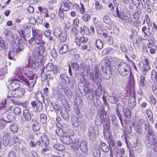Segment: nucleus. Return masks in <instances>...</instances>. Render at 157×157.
<instances>
[{
	"label": "nucleus",
	"instance_id": "nucleus-39",
	"mask_svg": "<svg viewBox=\"0 0 157 157\" xmlns=\"http://www.w3.org/2000/svg\"><path fill=\"white\" fill-rule=\"evenodd\" d=\"M95 79H101V76L100 73L99 71L98 68H96L95 73Z\"/></svg>",
	"mask_w": 157,
	"mask_h": 157
},
{
	"label": "nucleus",
	"instance_id": "nucleus-54",
	"mask_svg": "<svg viewBox=\"0 0 157 157\" xmlns=\"http://www.w3.org/2000/svg\"><path fill=\"white\" fill-rule=\"evenodd\" d=\"M133 25L135 27L138 28L140 25V22L139 20H136L133 22Z\"/></svg>",
	"mask_w": 157,
	"mask_h": 157
},
{
	"label": "nucleus",
	"instance_id": "nucleus-28",
	"mask_svg": "<svg viewBox=\"0 0 157 157\" xmlns=\"http://www.w3.org/2000/svg\"><path fill=\"white\" fill-rule=\"evenodd\" d=\"M53 147L57 150L61 151H63L65 149V148L63 145L60 144H54L53 145Z\"/></svg>",
	"mask_w": 157,
	"mask_h": 157
},
{
	"label": "nucleus",
	"instance_id": "nucleus-37",
	"mask_svg": "<svg viewBox=\"0 0 157 157\" xmlns=\"http://www.w3.org/2000/svg\"><path fill=\"white\" fill-rule=\"evenodd\" d=\"M56 125L57 127L60 128L64 130H65L68 127L67 124L63 123L61 124L60 123H57L56 124Z\"/></svg>",
	"mask_w": 157,
	"mask_h": 157
},
{
	"label": "nucleus",
	"instance_id": "nucleus-27",
	"mask_svg": "<svg viewBox=\"0 0 157 157\" xmlns=\"http://www.w3.org/2000/svg\"><path fill=\"white\" fill-rule=\"evenodd\" d=\"M64 130L61 128L58 127V128L56 130V133L58 136L61 137V138L64 135H67L66 132H65Z\"/></svg>",
	"mask_w": 157,
	"mask_h": 157
},
{
	"label": "nucleus",
	"instance_id": "nucleus-23",
	"mask_svg": "<svg viewBox=\"0 0 157 157\" xmlns=\"http://www.w3.org/2000/svg\"><path fill=\"white\" fill-rule=\"evenodd\" d=\"M63 33L62 32L61 29L59 27L54 28L53 30V35L56 37H58L60 35Z\"/></svg>",
	"mask_w": 157,
	"mask_h": 157
},
{
	"label": "nucleus",
	"instance_id": "nucleus-62",
	"mask_svg": "<svg viewBox=\"0 0 157 157\" xmlns=\"http://www.w3.org/2000/svg\"><path fill=\"white\" fill-rule=\"evenodd\" d=\"M8 156V157H16V155L14 151H12L9 153Z\"/></svg>",
	"mask_w": 157,
	"mask_h": 157
},
{
	"label": "nucleus",
	"instance_id": "nucleus-31",
	"mask_svg": "<svg viewBox=\"0 0 157 157\" xmlns=\"http://www.w3.org/2000/svg\"><path fill=\"white\" fill-rule=\"evenodd\" d=\"M145 77L144 76H141L140 77L139 84L141 86H145L146 82L145 81Z\"/></svg>",
	"mask_w": 157,
	"mask_h": 157
},
{
	"label": "nucleus",
	"instance_id": "nucleus-11",
	"mask_svg": "<svg viewBox=\"0 0 157 157\" xmlns=\"http://www.w3.org/2000/svg\"><path fill=\"white\" fill-rule=\"evenodd\" d=\"M20 82H21L18 79H13L9 86L10 90H14L18 89L20 87Z\"/></svg>",
	"mask_w": 157,
	"mask_h": 157
},
{
	"label": "nucleus",
	"instance_id": "nucleus-53",
	"mask_svg": "<svg viewBox=\"0 0 157 157\" xmlns=\"http://www.w3.org/2000/svg\"><path fill=\"white\" fill-rule=\"evenodd\" d=\"M34 38L36 41H37V43H39V42L41 40L42 37L40 34L36 35L34 36Z\"/></svg>",
	"mask_w": 157,
	"mask_h": 157
},
{
	"label": "nucleus",
	"instance_id": "nucleus-55",
	"mask_svg": "<svg viewBox=\"0 0 157 157\" xmlns=\"http://www.w3.org/2000/svg\"><path fill=\"white\" fill-rule=\"evenodd\" d=\"M141 13H135L133 15V18L135 20H139L140 18Z\"/></svg>",
	"mask_w": 157,
	"mask_h": 157
},
{
	"label": "nucleus",
	"instance_id": "nucleus-21",
	"mask_svg": "<svg viewBox=\"0 0 157 157\" xmlns=\"http://www.w3.org/2000/svg\"><path fill=\"white\" fill-rule=\"evenodd\" d=\"M22 50H12L8 54V57L10 59H12L14 56L17 54Z\"/></svg>",
	"mask_w": 157,
	"mask_h": 157
},
{
	"label": "nucleus",
	"instance_id": "nucleus-24",
	"mask_svg": "<svg viewBox=\"0 0 157 157\" xmlns=\"http://www.w3.org/2000/svg\"><path fill=\"white\" fill-rule=\"evenodd\" d=\"M147 139L149 141V143L151 144L154 145L157 143V139L156 138V135L152 137L148 136Z\"/></svg>",
	"mask_w": 157,
	"mask_h": 157
},
{
	"label": "nucleus",
	"instance_id": "nucleus-51",
	"mask_svg": "<svg viewBox=\"0 0 157 157\" xmlns=\"http://www.w3.org/2000/svg\"><path fill=\"white\" fill-rule=\"evenodd\" d=\"M146 113L149 119H151L153 117V113L151 110L147 109L146 111Z\"/></svg>",
	"mask_w": 157,
	"mask_h": 157
},
{
	"label": "nucleus",
	"instance_id": "nucleus-1",
	"mask_svg": "<svg viewBox=\"0 0 157 157\" xmlns=\"http://www.w3.org/2000/svg\"><path fill=\"white\" fill-rule=\"evenodd\" d=\"M71 83L70 78L65 74H61L58 81L56 90H53L52 95L56 99L60 100L67 111L70 109V105L64 94L69 98L72 97V93L67 84Z\"/></svg>",
	"mask_w": 157,
	"mask_h": 157
},
{
	"label": "nucleus",
	"instance_id": "nucleus-32",
	"mask_svg": "<svg viewBox=\"0 0 157 157\" xmlns=\"http://www.w3.org/2000/svg\"><path fill=\"white\" fill-rule=\"evenodd\" d=\"M95 44L97 48L99 49H101L103 48V43L100 39L96 40Z\"/></svg>",
	"mask_w": 157,
	"mask_h": 157
},
{
	"label": "nucleus",
	"instance_id": "nucleus-46",
	"mask_svg": "<svg viewBox=\"0 0 157 157\" xmlns=\"http://www.w3.org/2000/svg\"><path fill=\"white\" fill-rule=\"evenodd\" d=\"M63 10L59 8L58 11V15L62 20H63L65 17L64 13Z\"/></svg>",
	"mask_w": 157,
	"mask_h": 157
},
{
	"label": "nucleus",
	"instance_id": "nucleus-18",
	"mask_svg": "<svg viewBox=\"0 0 157 157\" xmlns=\"http://www.w3.org/2000/svg\"><path fill=\"white\" fill-rule=\"evenodd\" d=\"M92 153L94 157H100L101 151L98 146H95L92 149Z\"/></svg>",
	"mask_w": 157,
	"mask_h": 157
},
{
	"label": "nucleus",
	"instance_id": "nucleus-22",
	"mask_svg": "<svg viewBox=\"0 0 157 157\" xmlns=\"http://www.w3.org/2000/svg\"><path fill=\"white\" fill-rule=\"evenodd\" d=\"M18 127L16 123H13L10 126V129L11 131L13 133H16L17 132L18 130Z\"/></svg>",
	"mask_w": 157,
	"mask_h": 157
},
{
	"label": "nucleus",
	"instance_id": "nucleus-60",
	"mask_svg": "<svg viewBox=\"0 0 157 157\" xmlns=\"http://www.w3.org/2000/svg\"><path fill=\"white\" fill-rule=\"evenodd\" d=\"M132 4L136 6H139L140 4V2L139 0H131Z\"/></svg>",
	"mask_w": 157,
	"mask_h": 157
},
{
	"label": "nucleus",
	"instance_id": "nucleus-3",
	"mask_svg": "<svg viewBox=\"0 0 157 157\" xmlns=\"http://www.w3.org/2000/svg\"><path fill=\"white\" fill-rule=\"evenodd\" d=\"M112 62L113 59L111 57L104 58L101 62L104 78L106 79H109L112 76L110 66Z\"/></svg>",
	"mask_w": 157,
	"mask_h": 157
},
{
	"label": "nucleus",
	"instance_id": "nucleus-58",
	"mask_svg": "<svg viewBox=\"0 0 157 157\" xmlns=\"http://www.w3.org/2000/svg\"><path fill=\"white\" fill-rule=\"evenodd\" d=\"M118 95L120 98L123 99L125 97L126 94L125 93H124L123 91H121L118 93Z\"/></svg>",
	"mask_w": 157,
	"mask_h": 157
},
{
	"label": "nucleus",
	"instance_id": "nucleus-57",
	"mask_svg": "<svg viewBox=\"0 0 157 157\" xmlns=\"http://www.w3.org/2000/svg\"><path fill=\"white\" fill-rule=\"evenodd\" d=\"M57 65H54L51 71H52L54 74L57 73L59 71V69Z\"/></svg>",
	"mask_w": 157,
	"mask_h": 157
},
{
	"label": "nucleus",
	"instance_id": "nucleus-5",
	"mask_svg": "<svg viewBox=\"0 0 157 157\" xmlns=\"http://www.w3.org/2000/svg\"><path fill=\"white\" fill-rule=\"evenodd\" d=\"M14 73L16 76L19 78L18 79L20 80L21 83H24L25 85H27L29 86H30L33 87L36 83V81L35 80L29 82L25 77L23 76L22 71L19 68H17Z\"/></svg>",
	"mask_w": 157,
	"mask_h": 157
},
{
	"label": "nucleus",
	"instance_id": "nucleus-36",
	"mask_svg": "<svg viewBox=\"0 0 157 157\" xmlns=\"http://www.w3.org/2000/svg\"><path fill=\"white\" fill-rule=\"evenodd\" d=\"M89 136L91 139L94 138V135L95 133V131L93 127H90L89 128Z\"/></svg>",
	"mask_w": 157,
	"mask_h": 157
},
{
	"label": "nucleus",
	"instance_id": "nucleus-42",
	"mask_svg": "<svg viewBox=\"0 0 157 157\" xmlns=\"http://www.w3.org/2000/svg\"><path fill=\"white\" fill-rule=\"evenodd\" d=\"M43 109L42 104L41 102H38L37 103L36 106V111L38 112L41 111Z\"/></svg>",
	"mask_w": 157,
	"mask_h": 157
},
{
	"label": "nucleus",
	"instance_id": "nucleus-41",
	"mask_svg": "<svg viewBox=\"0 0 157 157\" xmlns=\"http://www.w3.org/2000/svg\"><path fill=\"white\" fill-rule=\"evenodd\" d=\"M117 100L115 97V94H113L112 96H109L108 97L109 101L112 103H115L117 101Z\"/></svg>",
	"mask_w": 157,
	"mask_h": 157
},
{
	"label": "nucleus",
	"instance_id": "nucleus-29",
	"mask_svg": "<svg viewBox=\"0 0 157 157\" xmlns=\"http://www.w3.org/2000/svg\"><path fill=\"white\" fill-rule=\"evenodd\" d=\"M95 94L97 97H100L102 94V88L101 86H99L95 90Z\"/></svg>",
	"mask_w": 157,
	"mask_h": 157
},
{
	"label": "nucleus",
	"instance_id": "nucleus-15",
	"mask_svg": "<svg viewBox=\"0 0 157 157\" xmlns=\"http://www.w3.org/2000/svg\"><path fill=\"white\" fill-rule=\"evenodd\" d=\"M101 150L105 152H108L109 149L111 150L110 146H108L105 143L101 141L99 144Z\"/></svg>",
	"mask_w": 157,
	"mask_h": 157
},
{
	"label": "nucleus",
	"instance_id": "nucleus-52",
	"mask_svg": "<svg viewBox=\"0 0 157 157\" xmlns=\"http://www.w3.org/2000/svg\"><path fill=\"white\" fill-rule=\"evenodd\" d=\"M144 20L146 21V22L148 26L151 25V23L149 18L147 14H145V16Z\"/></svg>",
	"mask_w": 157,
	"mask_h": 157
},
{
	"label": "nucleus",
	"instance_id": "nucleus-30",
	"mask_svg": "<svg viewBox=\"0 0 157 157\" xmlns=\"http://www.w3.org/2000/svg\"><path fill=\"white\" fill-rule=\"evenodd\" d=\"M60 113L61 116L65 120H67L69 118V114L67 111L64 110V111L62 110H61L60 112Z\"/></svg>",
	"mask_w": 157,
	"mask_h": 157
},
{
	"label": "nucleus",
	"instance_id": "nucleus-13",
	"mask_svg": "<svg viewBox=\"0 0 157 157\" xmlns=\"http://www.w3.org/2000/svg\"><path fill=\"white\" fill-rule=\"evenodd\" d=\"M76 142H78V140H76L75 141L76 145L77 147H80L81 150L84 153H86L88 151V149L87 146V142L85 141H82L80 143V145L79 144H77Z\"/></svg>",
	"mask_w": 157,
	"mask_h": 157
},
{
	"label": "nucleus",
	"instance_id": "nucleus-10",
	"mask_svg": "<svg viewBox=\"0 0 157 157\" xmlns=\"http://www.w3.org/2000/svg\"><path fill=\"white\" fill-rule=\"evenodd\" d=\"M143 128H144L145 130L147 129L146 123L144 120L140 119L138 120L137 122L136 132L139 133H141Z\"/></svg>",
	"mask_w": 157,
	"mask_h": 157
},
{
	"label": "nucleus",
	"instance_id": "nucleus-35",
	"mask_svg": "<svg viewBox=\"0 0 157 157\" xmlns=\"http://www.w3.org/2000/svg\"><path fill=\"white\" fill-rule=\"evenodd\" d=\"M40 121L43 124L45 123L47 121V117L45 114H41L40 115Z\"/></svg>",
	"mask_w": 157,
	"mask_h": 157
},
{
	"label": "nucleus",
	"instance_id": "nucleus-47",
	"mask_svg": "<svg viewBox=\"0 0 157 157\" xmlns=\"http://www.w3.org/2000/svg\"><path fill=\"white\" fill-rule=\"evenodd\" d=\"M53 64L51 63H49L48 65H47L46 67V69L48 71H51L53 67Z\"/></svg>",
	"mask_w": 157,
	"mask_h": 157
},
{
	"label": "nucleus",
	"instance_id": "nucleus-17",
	"mask_svg": "<svg viewBox=\"0 0 157 157\" xmlns=\"http://www.w3.org/2000/svg\"><path fill=\"white\" fill-rule=\"evenodd\" d=\"M81 33L83 35L89 36L91 34V33L89 31V29L86 25H83L82 27H80Z\"/></svg>",
	"mask_w": 157,
	"mask_h": 157
},
{
	"label": "nucleus",
	"instance_id": "nucleus-44",
	"mask_svg": "<svg viewBox=\"0 0 157 157\" xmlns=\"http://www.w3.org/2000/svg\"><path fill=\"white\" fill-rule=\"evenodd\" d=\"M79 24V20L78 18H76L73 20L72 25L75 27H78Z\"/></svg>",
	"mask_w": 157,
	"mask_h": 157
},
{
	"label": "nucleus",
	"instance_id": "nucleus-20",
	"mask_svg": "<svg viewBox=\"0 0 157 157\" xmlns=\"http://www.w3.org/2000/svg\"><path fill=\"white\" fill-rule=\"evenodd\" d=\"M103 21L104 23L109 25H111L113 23V21L110 17L107 15L103 17Z\"/></svg>",
	"mask_w": 157,
	"mask_h": 157
},
{
	"label": "nucleus",
	"instance_id": "nucleus-6",
	"mask_svg": "<svg viewBox=\"0 0 157 157\" xmlns=\"http://www.w3.org/2000/svg\"><path fill=\"white\" fill-rule=\"evenodd\" d=\"M44 52V50H34L32 53L33 57H29V59L31 58L34 63H38L39 65L40 63L43 64L44 60L42 55Z\"/></svg>",
	"mask_w": 157,
	"mask_h": 157
},
{
	"label": "nucleus",
	"instance_id": "nucleus-45",
	"mask_svg": "<svg viewBox=\"0 0 157 157\" xmlns=\"http://www.w3.org/2000/svg\"><path fill=\"white\" fill-rule=\"evenodd\" d=\"M73 69L75 71H78L79 68V66L77 63H74L71 64Z\"/></svg>",
	"mask_w": 157,
	"mask_h": 157
},
{
	"label": "nucleus",
	"instance_id": "nucleus-61",
	"mask_svg": "<svg viewBox=\"0 0 157 157\" xmlns=\"http://www.w3.org/2000/svg\"><path fill=\"white\" fill-rule=\"evenodd\" d=\"M37 44V46L36 47L38 49H43V48H44V44L42 43H36Z\"/></svg>",
	"mask_w": 157,
	"mask_h": 157
},
{
	"label": "nucleus",
	"instance_id": "nucleus-19",
	"mask_svg": "<svg viewBox=\"0 0 157 157\" xmlns=\"http://www.w3.org/2000/svg\"><path fill=\"white\" fill-rule=\"evenodd\" d=\"M115 154L117 157H124V149L122 148L117 149L115 151Z\"/></svg>",
	"mask_w": 157,
	"mask_h": 157
},
{
	"label": "nucleus",
	"instance_id": "nucleus-34",
	"mask_svg": "<svg viewBox=\"0 0 157 157\" xmlns=\"http://www.w3.org/2000/svg\"><path fill=\"white\" fill-rule=\"evenodd\" d=\"M72 123L73 125L75 127H78L79 125V122L78 119L76 117L72 118Z\"/></svg>",
	"mask_w": 157,
	"mask_h": 157
},
{
	"label": "nucleus",
	"instance_id": "nucleus-50",
	"mask_svg": "<svg viewBox=\"0 0 157 157\" xmlns=\"http://www.w3.org/2000/svg\"><path fill=\"white\" fill-rule=\"evenodd\" d=\"M151 76L152 78H155V80L157 81V71L154 70L152 71L151 72Z\"/></svg>",
	"mask_w": 157,
	"mask_h": 157
},
{
	"label": "nucleus",
	"instance_id": "nucleus-16",
	"mask_svg": "<svg viewBox=\"0 0 157 157\" xmlns=\"http://www.w3.org/2000/svg\"><path fill=\"white\" fill-rule=\"evenodd\" d=\"M23 115L25 120L27 121H29L31 119V116L30 113L27 109H25L23 110Z\"/></svg>",
	"mask_w": 157,
	"mask_h": 157
},
{
	"label": "nucleus",
	"instance_id": "nucleus-38",
	"mask_svg": "<svg viewBox=\"0 0 157 157\" xmlns=\"http://www.w3.org/2000/svg\"><path fill=\"white\" fill-rule=\"evenodd\" d=\"M60 41L62 42L65 41L67 38V34L65 33H62L60 36H58Z\"/></svg>",
	"mask_w": 157,
	"mask_h": 157
},
{
	"label": "nucleus",
	"instance_id": "nucleus-12",
	"mask_svg": "<svg viewBox=\"0 0 157 157\" xmlns=\"http://www.w3.org/2000/svg\"><path fill=\"white\" fill-rule=\"evenodd\" d=\"M72 6V3L68 0H64L62 2L60 8L65 11H68Z\"/></svg>",
	"mask_w": 157,
	"mask_h": 157
},
{
	"label": "nucleus",
	"instance_id": "nucleus-43",
	"mask_svg": "<svg viewBox=\"0 0 157 157\" xmlns=\"http://www.w3.org/2000/svg\"><path fill=\"white\" fill-rule=\"evenodd\" d=\"M13 112L14 115H19L21 113V110L20 108L16 107L13 109Z\"/></svg>",
	"mask_w": 157,
	"mask_h": 157
},
{
	"label": "nucleus",
	"instance_id": "nucleus-40",
	"mask_svg": "<svg viewBox=\"0 0 157 157\" xmlns=\"http://www.w3.org/2000/svg\"><path fill=\"white\" fill-rule=\"evenodd\" d=\"M40 127L39 124L37 122L33 124L32 126V128L34 131H38Z\"/></svg>",
	"mask_w": 157,
	"mask_h": 157
},
{
	"label": "nucleus",
	"instance_id": "nucleus-59",
	"mask_svg": "<svg viewBox=\"0 0 157 157\" xmlns=\"http://www.w3.org/2000/svg\"><path fill=\"white\" fill-rule=\"evenodd\" d=\"M82 18L83 20L85 21H86L89 20L90 19V16L88 14H86L82 16Z\"/></svg>",
	"mask_w": 157,
	"mask_h": 157
},
{
	"label": "nucleus",
	"instance_id": "nucleus-4",
	"mask_svg": "<svg viewBox=\"0 0 157 157\" xmlns=\"http://www.w3.org/2000/svg\"><path fill=\"white\" fill-rule=\"evenodd\" d=\"M10 134L9 133H5L3 136V140L2 137H0V145L2 143L3 145L6 147L8 144L10 147H11L18 141V139L16 136L14 135L10 138Z\"/></svg>",
	"mask_w": 157,
	"mask_h": 157
},
{
	"label": "nucleus",
	"instance_id": "nucleus-56",
	"mask_svg": "<svg viewBox=\"0 0 157 157\" xmlns=\"http://www.w3.org/2000/svg\"><path fill=\"white\" fill-rule=\"evenodd\" d=\"M0 47L3 49H6V46L4 44V40L2 39L0 36Z\"/></svg>",
	"mask_w": 157,
	"mask_h": 157
},
{
	"label": "nucleus",
	"instance_id": "nucleus-63",
	"mask_svg": "<svg viewBox=\"0 0 157 157\" xmlns=\"http://www.w3.org/2000/svg\"><path fill=\"white\" fill-rule=\"evenodd\" d=\"M95 7L96 9H101L102 7V6L100 4L99 2L98 1L95 3Z\"/></svg>",
	"mask_w": 157,
	"mask_h": 157
},
{
	"label": "nucleus",
	"instance_id": "nucleus-9",
	"mask_svg": "<svg viewBox=\"0 0 157 157\" xmlns=\"http://www.w3.org/2000/svg\"><path fill=\"white\" fill-rule=\"evenodd\" d=\"M66 134H66L62 137L60 140L63 144L68 145L71 143L73 142L71 137L73 136V132L72 129L67 130Z\"/></svg>",
	"mask_w": 157,
	"mask_h": 157
},
{
	"label": "nucleus",
	"instance_id": "nucleus-48",
	"mask_svg": "<svg viewBox=\"0 0 157 157\" xmlns=\"http://www.w3.org/2000/svg\"><path fill=\"white\" fill-rule=\"evenodd\" d=\"M71 32V34L72 36L77 35L78 34L77 29L75 27H74L72 28Z\"/></svg>",
	"mask_w": 157,
	"mask_h": 157
},
{
	"label": "nucleus",
	"instance_id": "nucleus-7",
	"mask_svg": "<svg viewBox=\"0 0 157 157\" xmlns=\"http://www.w3.org/2000/svg\"><path fill=\"white\" fill-rule=\"evenodd\" d=\"M25 92L22 88H18L14 90H10L8 93V98L12 97L20 98L23 96Z\"/></svg>",
	"mask_w": 157,
	"mask_h": 157
},
{
	"label": "nucleus",
	"instance_id": "nucleus-14",
	"mask_svg": "<svg viewBox=\"0 0 157 157\" xmlns=\"http://www.w3.org/2000/svg\"><path fill=\"white\" fill-rule=\"evenodd\" d=\"M104 119V116L100 113H98L95 120V124L97 126L101 125L103 123Z\"/></svg>",
	"mask_w": 157,
	"mask_h": 157
},
{
	"label": "nucleus",
	"instance_id": "nucleus-49",
	"mask_svg": "<svg viewBox=\"0 0 157 157\" xmlns=\"http://www.w3.org/2000/svg\"><path fill=\"white\" fill-rule=\"evenodd\" d=\"M88 40V38L84 36H81L77 39V40H79L80 42L83 43H86Z\"/></svg>",
	"mask_w": 157,
	"mask_h": 157
},
{
	"label": "nucleus",
	"instance_id": "nucleus-2",
	"mask_svg": "<svg viewBox=\"0 0 157 157\" xmlns=\"http://www.w3.org/2000/svg\"><path fill=\"white\" fill-rule=\"evenodd\" d=\"M39 66L38 63H34L33 60L30 58L28 59V65L24 67L23 69V73L30 80L33 81L35 75L33 71L34 69H38Z\"/></svg>",
	"mask_w": 157,
	"mask_h": 157
},
{
	"label": "nucleus",
	"instance_id": "nucleus-8",
	"mask_svg": "<svg viewBox=\"0 0 157 157\" xmlns=\"http://www.w3.org/2000/svg\"><path fill=\"white\" fill-rule=\"evenodd\" d=\"M118 70L119 74L121 75L125 76L128 74L130 68L129 65L126 63L121 62L118 66Z\"/></svg>",
	"mask_w": 157,
	"mask_h": 157
},
{
	"label": "nucleus",
	"instance_id": "nucleus-33",
	"mask_svg": "<svg viewBox=\"0 0 157 157\" xmlns=\"http://www.w3.org/2000/svg\"><path fill=\"white\" fill-rule=\"evenodd\" d=\"M147 135V138H148V136L152 137L156 136V135L154 131L151 128H148Z\"/></svg>",
	"mask_w": 157,
	"mask_h": 157
},
{
	"label": "nucleus",
	"instance_id": "nucleus-64",
	"mask_svg": "<svg viewBox=\"0 0 157 157\" xmlns=\"http://www.w3.org/2000/svg\"><path fill=\"white\" fill-rule=\"evenodd\" d=\"M113 36H109L108 40V42L111 44L113 43Z\"/></svg>",
	"mask_w": 157,
	"mask_h": 157
},
{
	"label": "nucleus",
	"instance_id": "nucleus-26",
	"mask_svg": "<svg viewBox=\"0 0 157 157\" xmlns=\"http://www.w3.org/2000/svg\"><path fill=\"white\" fill-rule=\"evenodd\" d=\"M149 61L147 58H144V61L143 62L144 69L146 71H148L150 69V67L149 65Z\"/></svg>",
	"mask_w": 157,
	"mask_h": 157
},
{
	"label": "nucleus",
	"instance_id": "nucleus-25",
	"mask_svg": "<svg viewBox=\"0 0 157 157\" xmlns=\"http://www.w3.org/2000/svg\"><path fill=\"white\" fill-rule=\"evenodd\" d=\"M7 118L8 120V122H10L14 120L16 118V116L12 112H8L7 115Z\"/></svg>",
	"mask_w": 157,
	"mask_h": 157
}]
</instances>
